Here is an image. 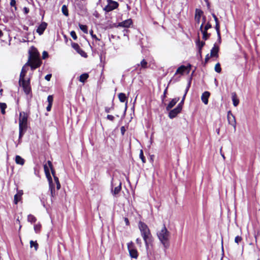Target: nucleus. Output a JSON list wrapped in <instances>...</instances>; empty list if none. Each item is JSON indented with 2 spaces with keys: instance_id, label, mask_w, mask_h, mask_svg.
Returning a JSON list of instances; mask_svg holds the SVG:
<instances>
[{
  "instance_id": "obj_1",
  "label": "nucleus",
  "mask_w": 260,
  "mask_h": 260,
  "mask_svg": "<svg viewBox=\"0 0 260 260\" xmlns=\"http://www.w3.org/2000/svg\"><path fill=\"white\" fill-rule=\"evenodd\" d=\"M138 226L141 235L145 242L146 247L148 249L149 245H151L153 241V237L147 225L141 221H139Z\"/></svg>"
},
{
  "instance_id": "obj_2",
  "label": "nucleus",
  "mask_w": 260,
  "mask_h": 260,
  "mask_svg": "<svg viewBox=\"0 0 260 260\" xmlns=\"http://www.w3.org/2000/svg\"><path fill=\"white\" fill-rule=\"evenodd\" d=\"M157 236L161 243L163 245L165 249H167L170 246V238L171 234L167 230L165 224L161 230L157 233Z\"/></svg>"
},
{
  "instance_id": "obj_3",
  "label": "nucleus",
  "mask_w": 260,
  "mask_h": 260,
  "mask_svg": "<svg viewBox=\"0 0 260 260\" xmlns=\"http://www.w3.org/2000/svg\"><path fill=\"white\" fill-rule=\"evenodd\" d=\"M132 24V21L130 19L118 23L117 25L115 23V28H116L115 31L121 36H126L128 32L127 28Z\"/></svg>"
},
{
  "instance_id": "obj_4",
  "label": "nucleus",
  "mask_w": 260,
  "mask_h": 260,
  "mask_svg": "<svg viewBox=\"0 0 260 260\" xmlns=\"http://www.w3.org/2000/svg\"><path fill=\"white\" fill-rule=\"evenodd\" d=\"M42 63L40 58L37 55L32 54L30 53L29 59L25 63V66H30L31 69L34 70L36 68L39 67Z\"/></svg>"
},
{
  "instance_id": "obj_5",
  "label": "nucleus",
  "mask_w": 260,
  "mask_h": 260,
  "mask_svg": "<svg viewBox=\"0 0 260 260\" xmlns=\"http://www.w3.org/2000/svg\"><path fill=\"white\" fill-rule=\"evenodd\" d=\"M191 69V65L190 64H188L187 66H185L184 65L181 66L180 67H179L173 78L172 80H174L175 81H178L179 80L180 76L178 77L175 78V77L177 76V74H180L181 75H182L185 72H187V74H188L190 72Z\"/></svg>"
},
{
  "instance_id": "obj_6",
  "label": "nucleus",
  "mask_w": 260,
  "mask_h": 260,
  "mask_svg": "<svg viewBox=\"0 0 260 260\" xmlns=\"http://www.w3.org/2000/svg\"><path fill=\"white\" fill-rule=\"evenodd\" d=\"M28 115L24 112H21L19 113V127L27 129V119Z\"/></svg>"
},
{
  "instance_id": "obj_7",
  "label": "nucleus",
  "mask_w": 260,
  "mask_h": 260,
  "mask_svg": "<svg viewBox=\"0 0 260 260\" xmlns=\"http://www.w3.org/2000/svg\"><path fill=\"white\" fill-rule=\"evenodd\" d=\"M127 248L131 257L137 259L138 257V252L133 242L131 241L127 244Z\"/></svg>"
},
{
  "instance_id": "obj_8",
  "label": "nucleus",
  "mask_w": 260,
  "mask_h": 260,
  "mask_svg": "<svg viewBox=\"0 0 260 260\" xmlns=\"http://www.w3.org/2000/svg\"><path fill=\"white\" fill-rule=\"evenodd\" d=\"M19 84L20 86H22L24 92L25 94H28L31 92V89L30 85V80L28 79L27 81L23 80L22 81H19Z\"/></svg>"
},
{
  "instance_id": "obj_9",
  "label": "nucleus",
  "mask_w": 260,
  "mask_h": 260,
  "mask_svg": "<svg viewBox=\"0 0 260 260\" xmlns=\"http://www.w3.org/2000/svg\"><path fill=\"white\" fill-rule=\"evenodd\" d=\"M182 108L180 106H178L173 110H170L169 113V117L171 119H173L176 117L177 115L180 113L182 111Z\"/></svg>"
},
{
  "instance_id": "obj_10",
  "label": "nucleus",
  "mask_w": 260,
  "mask_h": 260,
  "mask_svg": "<svg viewBox=\"0 0 260 260\" xmlns=\"http://www.w3.org/2000/svg\"><path fill=\"white\" fill-rule=\"evenodd\" d=\"M227 118L229 124L234 126L235 129L236 126V121L234 115L232 114L231 111H229L227 114Z\"/></svg>"
},
{
  "instance_id": "obj_11",
  "label": "nucleus",
  "mask_w": 260,
  "mask_h": 260,
  "mask_svg": "<svg viewBox=\"0 0 260 260\" xmlns=\"http://www.w3.org/2000/svg\"><path fill=\"white\" fill-rule=\"evenodd\" d=\"M107 5L104 8V10L106 12V18H108L109 15V13L114 10V1L112 0H107Z\"/></svg>"
},
{
  "instance_id": "obj_12",
  "label": "nucleus",
  "mask_w": 260,
  "mask_h": 260,
  "mask_svg": "<svg viewBox=\"0 0 260 260\" xmlns=\"http://www.w3.org/2000/svg\"><path fill=\"white\" fill-rule=\"evenodd\" d=\"M133 68L134 69L133 71L138 70V69L140 70L141 69H146L148 68V63L145 59H143L140 63L137 64Z\"/></svg>"
},
{
  "instance_id": "obj_13",
  "label": "nucleus",
  "mask_w": 260,
  "mask_h": 260,
  "mask_svg": "<svg viewBox=\"0 0 260 260\" xmlns=\"http://www.w3.org/2000/svg\"><path fill=\"white\" fill-rule=\"evenodd\" d=\"M219 50V46L215 44L211 50L210 57H218Z\"/></svg>"
},
{
  "instance_id": "obj_14",
  "label": "nucleus",
  "mask_w": 260,
  "mask_h": 260,
  "mask_svg": "<svg viewBox=\"0 0 260 260\" xmlns=\"http://www.w3.org/2000/svg\"><path fill=\"white\" fill-rule=\"evenodd\" d=\"M44 169L46 176L48 180L49 184H53L52 179L50 173L49 167L47 166V164L44 165Z\"/></svg>"
},
{
  "instance_id": "obj_15",
  "label": "nucleus",
  "mask_w": 260,
  "mask_h": 260,
  "mask_svg": "<svg viewBox=\"0 0 260 260\" xmlns=\"http://www.w3.org/2000/svg\"><path fill=\"white\" fill-rule=\"evenodd\" d=\"M203 14V11L199 9H196L195 11L194 19L197 23L199 24L201 16Z\"/></svg>"
},
{
  "instance_id": "obj_16",
  "label": "nucleus",
  "mask_w": 260,
  "mask_h": 260,
  "mask_svg": "<svg viewBox=\"0 0 260 260\" xmlns=\"http://www.w3.org/2000/svg\"><path fill=\"white\" fill-rule=\"evenodd\" d=\"M47 26V23L45 22H42L38 26L37 29V32L39 34V35H42L44 30L46 29Z\"/></svg>"
},
{
  "instance_id": "obj_17",
  "label": "nucleus",
  "mask_w": 260,
  "mask_h": 260,
  "mask_svg": "<svg viewBox=\"0 0 260 260\" xmlns=\"http://www.w3.org/2000/svg\"><path fill=\"white\" fill-rule=\"evenodd\" d=\"M191 78L190 79L189 81H188V83L187 84V85L186 86V88L185 89V93L184 95L182 97V99L181 101L180 102V103L178 105V106H180V107L182 108L183 105L184 104V101L186 97V95L191 85Z\"/></svg>"
},
{
  "instance_id": "obj_18",
  "label": "nucleus",
  "mask_w": 260,
  "mask_h": 260,
  "mask_svg": "<svg viewBox=\"0 0 260 260\" xmlns=\"http://www.w3.org/2000/svg\"><path fill=\"white\" fill-rule=\"evenodd\" d=\"M179 100L180 98L179 97L173 99L166 107V110L167 111H170L176 104Z\"/></svg>"
},
{
  "instance_id": "obj_19",
  "label": "nucleus",
  "mask_w": 260,
  "mask_h": 260,
  "mask_svg": "<svg viewBox=\"0 0 260 260\" xmlns=\"http://www.w3.org/2000/svg\"><path fill=\"white\" fill-rule=\"evenodd\" d=\"M210 95V93L209 91H205L203 93L201 96V100L202 102L207 105L208 103V99Z\"/></svg>"
},
{
  "instance_id": "obj_20",
  "label": "nucleus",
  "mask_w": 260,
  "mask_h": 260,
  "mask_svg": "<svg viewBox=\"0 0 260 260\" xmlns=\"http://www.w3.org/2000/svg\"><path fill=\"white\" fill-rule=\"evenodd\" d=\"M215 23H216L215 28L216 30L217 34L218 36V40L219 43H220L221 42V36H220V33L219 22L218 19L215 20Z\"/></svg>"
},
{
  "instance_id": "obj_21",
  "label": "nucleus",
  "mask_w": 260,
  "mask_h": 260,
  "mask_svg": "<svg viewBox=\"0 0 260 260\" xmlns=\"http://www.w3.org/2000/svg\"><path fill=\"white\" fill-rule=\"evenodd\" d=\"M17 193L14 196V202L15 204H17L18 202L20 201L21 196L23 194V191L22 190H18Z\"/></svg>"
},
{
  "instance_id": "obj_22",
  "label": "nucleus",
  "mask_w": 260,
  "mask_h": 260,
  "mask_svg": "<svg viewBox=\"0 0 260 260\" xmlns=\"http://www.w3.org/2000/svg\"><path fill=\"white\" fill-rule=\"evenodd\" d=\"M200 30L203 34V39L204 40H207L210 38L211 34L210 33H208L207 30H203L202 26H200Z\"/></svg>"
},
{
  "instance_id": "obj_23",
  "label": "nucleus",
  "mask_w": 260,
  "mask_h": 260,
  "mask_svg": "<svg viewBox=\"0 0 260 260\" xmlns=\"http://www.w3.org/2000/svg\"><path fill=\"white\" fill-rule=\"evenodd\" d=\"M27 66H25V64L22 67V69L21 70V72L20 73V77H19V81H20V82L22 81L23 80H25L24 79V77L25 76V73L27 72V69L26 68V67Z\"/></svg>"
},
{
  "instance_id": "obj_24",
  "label": "nucleus",
  "mask_w": 260,
  "mask_h": 260,
  "mask_svg": "<svg viewBox=\"0 0 260 260\" xmlns=\"http://www.w3.org/2000/svg\"><path fill=\"white\" fill-rule=\"evenodd\" d=\"M232 101H233V105L235 107H237L239 103V100L237 98V94H236V93L235 92L232 93Z\"/></svg>"
},
{
  "instance_id": "obj_25",
  "label": "nucleus",
  "mask_w": 260,
  "mask_h": 260,
  "mask_svg": "<svg viewBox=\"0 0 260 260\" xmlns=\"http://www.w3.org/2000/svg\"><path fill=\"white\" fill-rule=\"evenodd\" d=\"M15 162L18 165H23L25 162L24 159L19 155L15 156Z\"/></svg>"
},
{
  "instance_id": "obj_26",
  "label": "nucleus",
  "mask_w": 260,
  "mask_h": 260,
  "mask_svg": "<svg viewBox=\"0 0 260 260\" xmlns=\"http://www.w3.org/2000/svg\"><path fill=\"white\" fill-rule=\"evenodd\" d=\"M118 99L121 102L124 103L125 102H127V97L125 93H120L118 94Z\"/></svg>"
},
{
  "instance_id": "obj_27",
  "label": "nucleus",
  "mask_w": 260,
  "mask_h": 260,
  "mask_svg": "<svg viewBox=\"0 0 260 260\" xmlns=\"http://www.w3.org/2000/svg\"><path fill=\"white\" fill-rule=\"evenodd\" d=\"M49 189L50 190L52 198H54L56 196V192L53 184H49Z\"/></svg>"
},
{
  "instance_id": "obj_28",
  "label": "nucleus",
  "mask_w": 260,
  "mask_h": 260,
  "mask_svg": "<svg viewBox=\"0 0 260 260\" xmlns=\"http://www.w3.org/2000/svg\"><path fill=\"white\" fill-rule=\"evenodd\" d=\"M88 75L87 73H84L80 76L79 81L81 82L84 83L85 80L88 78Z\"/></svg>"
},
{
  "instance_id": "obj_29",
  "label": "nucleus",
  "mask_w": 260,
  "mask_h": 260,
  "mask_svg": "<svg viewBox=\"0 0 260 260\" xmlns=\"http://www.w3.org/2000/svg\"><path fill=\"white\" fill-rule=\"evenodd\" d=\"M7 105L5 103H0V109L2 114L6 113L5 109L7 108Z\"/></svg>"
},
{
  "instance_id": "obj_30",
  "label": "nucleus",
  "mask_w": 260,
  "mask_h": 260,
  "mask_svg": "<svg viewBox=\"0 0 260 260\" xmlns=\"http://www.w3.org/2000/svg\"><path fill=\"white\" fill-rule=\"evenodd\" d=\"M61 11L63 14L66 16H69L68 9L66 5H64L62 6Z\"/></svg>"
},
{
  "instance_id": "obj_31",
  "label": "nucleus",
  "mask_w": 260,
  "mask_h": 260,
  "mask_svg": "<svg viewBox=\"0 0 260 260\" xmlns=\"http://www.w3.org/2000/svg\"><path fill=\"white\" fill-rule=\"evenodd\" d=\"M196 43H197V45L198 47L199 50H202V48L205 45V42H203V41L201 42L199 39L197 41Z\"/></svg>"
},
{
  "instance_id": "obj_32",
  "label": "nucleus",
  "mask_w": 260,
  "mask_h": 260,
  "mask_svg": "<svg viewBox=\"0 0 260 260\" xmlns=\"http://www.w3.org/2000/svg\"><path fill=\"white\" fill-rule=\"evenodd\" d=\"M27 220L31 223H34L36 221V218L32 215L29 214L27 216Z\"/></svg>"
},
{
  "instance_id": "obj_33",
  "label": "nucleus",
  "mask_w": 260,
  "mask_h": 260,
  "mask_svg": "<svg viewBox=\"0 0 260 260\" xmlns=\"http://www.w3.org/2000/svg\"><path fill=\"white\" fill-rule=\"evenodd\" d=\"M79 26L80 28L81 29V30H82L83 32H84L85 34H86L88 33L87 27L86 25H83L81 24H79Z\"/></svg>"
},
{
  "instance_id": "obj_34",
  "label": "nucleus",
  "mask_w": 260,
  "mask_h": 260,
  "mask_svg": "<svg viewBox=\"0 0 260 260\" xmlns=\"http://www.w3.org/2000/svg\"><path fill=\"white\" fill-rule=\"evenodd\" d=\"M30 247H34L35 248V249L36 251L37 250L38 248V246H39V245L37 243V242H34L33 241H30Z\"/></svg>"
},
{
  "instance_id": "obj_35",
  "label": "nucleus",
  "mask_w": 260,
  "mask_h": 260,
  "mask_svg": "<svg viewBox=\"0 0 260 260\" xmlns=\"http://www.w3.org/2000/svg\"><path fill=\"white\" fill-rule=\"evenodd\" d=\"M47 164H48L49 167L51 169V173H52L53 176L54 177V175H55V170L53 168V166H52V162L50 160H48L47 161Z\"/></svg>"
},
{
  "instance_id": "obj_36",
  "label": "nucleus",
  "mask_w": 260,
  "mask_h": 260,
  "mask_svg": "<svg viewBox=\"0 0 260 260\" xmlns=\"http://www.w3.org/2000/svg\"><path fill=\"white\" fill-rule=\"evenodd\" d=\"M214 69L217 73H219L221 72V68L220 67V64L219 62L215 64Z\"/></svg>"
},
{
  "instance_id": "obj_37",
  "label": "nucleus",
  "mask_w": 260,
  "mask_h": 260,
  "mask_svg": "<svg viewBox=\"0 0 260 260\" xmlns=\"http://www.w3.org/2000/svg\"><path fill=\"white\" fill-rule=\"evenodd\" d=\"M26 129L22 127H19V137L21 138L23 135L24 132L26 131Z\"/></svg>"
},
{
  "instance_id": "obj_38",
  "label": "nucleus",
  "mask_w": 260,
  "mask_h": 260,
  "mask_svg": "<svg viewBox=\"0 0 260 260\" xmlns=\"http://www.w3.org/2000/svg\"><path fill=\"white\" fill-rule=\"evenodd\" d=\"M72 47L77 51H79V50L81 49L79 45L76 43H72Z\"/></svg>"
},
{
  "instance_id": "obj_39",
  "label": "nucleus",
  "mask_w": 260,
  "mask_h": 260,
  "mask_svg": "<svg viewBox=\"0 0 260 260\" xmlns=\"http://www.w3.org/2000/svg\"><path fill=\"white\" fill-rule=\"evenodd\" d=\"M41 225L40 224H37L34 225V230L36 233H38L40 231Z\"/></svg>"
},
{
  "instance_id": "obj_40",
  "label": "nucleus",
  "mask_w": 260,
  "mask_h": 260,
  "mask_svg": "<svg viewBox=\"0 0 260 260\" xmlns=\"http://www.w3.org/2000/svg\"><path fill=\"white\" fill-rule=\"evenodd\" d=\"M140 158L141 159L143 163H145L146 162V159H145V156H144V154H143V150H140Z\"/></svg>"
},
{
  "instance_id": "obj_41",
  "label": "nucleus",
  "mask_w": 260,
  "mask_h": 260,
  "mask_svg": "<svg viewBox=\"0 0 260 260\" xmlns=\"http://www.w3.org/2000/svg\"><path fill=\"white\" fill-rule=\"evenodd\" d=\"M212 27V25L209 22H208L205 27H203V30H208L209 28H211Z\"/></svg>"
},
{
  "instance_id": "obj_42",
  "label": "nucleus",
  "mask_w": 260,
  "mask_h": 260,
  "mask_svg": "<svg viewBox=\"0 0 260 260\" xmlns=\"http://www.w3.org/2000/svg\"><path fill=\"white\" fill-rule=\"evenodd\" d=\"M47 102L49 104H52L53 102V96L52 95H49L47 98Z\"/></svg>"
},
{
  "instance_id": "obj_43",
  "label": "nucleus",
  "mask_w": 260,
  "mask_h": 260,
  "mask_svg": "<svg viewBox=\"0 0 260 260\" xmlns=\"http://www.w3.org/2000/svg\"><path fill=\"white\" fill-rule=\"evenodd\" d=\"M77 52L83 57H86L87 56L86 53L81 48Z\"/></svg>"
},
{
  "instance_id": "obj_44",
  "label": "nucleus",
  "mask_w": 260,
  "mask_h": 260,
  "mask_svg": "<svg viewBox=\"0 0 260 260\" xmlns=\"http://www.w3.org/2000/svg\"><path fill=\"white\" fill-rule=\"evenodd\" d=\"M242 240V238L241 237L239 236H237L235 238V243L239 244V242H240Z\"/></svg>"
},
{
  "instance_id": "obj_45",
  "label": "nucleus",
  "mask_w": 260,
  "mask_h": 260,
  "mask_svg": "<svg viewBox=\"0 0 260 260\" xmlns=\"http://www.w3.org/2000/svg\"><path fill=\"white\" fill-rule=\"evenodd\" d=\"M70 35L74 40H77V36L76 34L75 31H73V30L70 33Z\"/></svg>"
},
{
  "instance_id": "obj_46",
  "label": "nucleus",
  "mask_w": 260,
  "mask_h": 260,
  "mask_svg": "<svg viewBox=\"0 0 260 260\" xmlns=\"http://www.w3.org/2000/svg\"><path fill=\"white\" fill-rule=\"evenodd\" d=\"M121 183H120L118 186L115 187V194L118 193V192L121 190Z\"/></svg>"
},
{
  "instance_id": "obj_47",
  "label": "nucleus",
  "mask_w": 260,
  "mask_h": 260,
  "mask_svg": "<svg viewBox=\"0 0 260 260\" xmlns=\"http://www.w3.org/2000/svg\"><path fill=\"white\" fill-rule=\"evenodd\" d=\"M48 57V53L47 51H44L42 54L43 59H45Z\"/></svg>"
},
{
  "instance_id": "obj_48",
  "label": "nucleus",
  "mask_w": 260,
  "mask_h": 260,
  "mask_svg": "<svg viewBox=\"0 0 260 260\" xmlns=\"http://www.w3.org/2000/svg\"><path fill=\"white\" fill-rule=\"evenodd\" d=\"M167 90H168V87H167L165 90H164V94L163 95L161 96V99H162V101H164V99H165V98L166 97V94L167 93Z\"/></svg>"
},
{
  "instance_id": "obj_49",
  "label": "nucleus",
  "mask_w": 260,
  "mask_h": 260,
  "mask_svg": "<svg viewBox=\"0 0 260 260\" xmlns=\"http://www.w3.org/2000/svg\"><path fill=\"white\" fill-rule=\"evenodd\" d=\"M10 5L11 7H14L15 9L16 10L17 8L16 7V1L15 0H11L10 2Z\"/></svg>"
},
{
  "instance_id": "obj_50",
  "label": "nucleus",
  "mask_w": 260,
  "mask_h": 260,
  "mask_svg": "<svg viewBox=\"0 0 260 260\" xmlns=\"http://www.w3.org/2000/svg\"><path fill=\"white\" fill-rule=\"evenodd\" d=\"M89 32H90V34L91 35V37H92V38L93 39H96V40H99V39H98V38H97V37H96V35H94V34H93V30H90V31H89Z\"/></svg>"
},
{
  "instance_id": "obj_51",
  "label": "nucleus",
  "mask_w": 260,
  "mask_h": 260,
  "mask_svg": "<svg viewBox=\"0 0 260 260\" xmlns=\"http://www.w3.org/2000/svg\"><path fill=\"white\" fill-rule=\"evenodd\" d=\"M206 16H203V19H202V24L201 25V26H202V27H203L204 25L205 24V23H206Z\"/></svg>"
},
{
  "instance_id": "obj_52",
  "label": "nucleus",
  "mask_w": 260,
  "mask_h": 260,
  "mask_svg": "<svg viewBox=\"0 0 260 260\" xmlns=\"http://www.w3.org/2000/svg\"><path fill=\"white\" fill-rule=\"evenodd\" d=\"M136 243L140 246L141 247V245H142V242H141V240L140 238H137L136 239Z\"/></svg>"
},
{
  "instance_id": "obj_53",
  "label": "nucleus",
  "mask_w": 260,
  "mask_h": 260,
  "mask_svg": "<svg viewBox=\"0 0 260 260\" xmlns=\"http://www.w3.org/2000/svg\"><path fill=\"white\" fill-rule=\"evenodd\" d=\"M51 74H48L45 77V79L47 80V81H50V79L51 78Z\"/></svg>"
},
{
  "instance_id": "obj_54",
  "label": "nucleus",
  "mask_w": 260,
  "mask_h": 260,
  "mask_svg": "<svg viewBox=\"0 0 260 260\" xmlns=\"http://www.w3.org/2000/svg\"><path fill=\"white\" fill-rule=\"evenodd\" d=\"M211 57H210V55H209V54H208L206 56V57H205V63H206L208 62V60H209L210 58H211Z\"/></svg>"
},
{
  "instance_id": "obj_55",
  "label": "nucleus",
  "mask_w": 260,
  "mask_h": 260,
  "mask_svg": "<svg viewBox=\"0 0 260 260\" xmlns=\"http://www.w3.org/2000/svg\"><path fill=\"white\" fill-rule=\"evenodd\" d=\"M120 131H121V133L122 135H123L125 132V127L124 126L121 127Z\"/></svg>"
},
{
  "instance_id": "obj_56",
  "label": "nucleus",
  "mask_w": 260,
  "mask_h": 260,
  "mask_svg": "<svg viewBox=\"0 0 260 260\" xmlns=\"http://www.w3.org/2000/svg\"><path fill=\"white\" fill-rule=\"evenodd\" d=\"M52 104H48L47 107H46V110L47 111H50L51 109V107H52Z\"/></svg>"
},
{
  "instance_id": "obj_57",
  "label": "nucleus",
  "mask_w": 260,
  "mask_h": 260,
  "mask_svg": "<svg viewBox=\"0 0 260 260\" xmlns=\"http://www.w3.org/2000/svg\"><path fill=\"white\" fill-rule=\"evenodd\" d=\"M53 178L56 183L59 182L58 178L56 175H54Z\"/></svg>"
},
{
  "instance_id": "obj_58",
  "label": "nucleus",
  "mask_w": 260,
  "mask_h": 260,
  "mask_svg": "<svg viewBox=\"0 0 260 260\" xmlns=\"http://www.w3.org/2000/svg\"><path fill=\"white\" fill-rule=\"evenodd\" d=\"M107 118L109 119L110 120L112 121L113 120L114 117L112 115H107Z\"/></svg>"
},
{
  "instance_id": "obj_59",
  "label": "nucleus",
  "mask_w": 260,
  "mask_h": 260,
  "mask_svg": "<svg viewBox=\"0 0 260 260\" xmlns=\"http://www.w3.org/2000/svg\"><path fill=\"white\" fill-rule=\"evenodd\" d=\"M124 221L126 224V225H129V220L127 218H124Z\"/></svg>"
},
{
  "instance_id": "obj_60",
  "label": "nucleus",
  "mask_w": 260,
  "mask_h": 260,
  "mask_svg": "<svg viewBox=\"0 0 260 260\" xmlns=\"http://www.w3.org/2000/svg\"><path fill=\"white\" fill-rule=\"evenodd\" d=\"M56 188H57V189L58 190L60 188V183L58 182V183H56Z\"/></svg>"
},
{
  "instance_id": "obj_61",
  "label": "nucleus",
  "mask_w": 260,
  "mask_h": 260,
  "mask_svg": "<svg viewBox=\"0 0 260 260\" xmlns=\"http://www.w3.org/2000/svg\"><path fill=\"white\" fill-rule=\"evenodd\" d=\"M212 15L214 20H215L218 19V18L217 17V16L215 15V14L214 13H212Z\"/></svg>"
},
{
  "instance_id": "obj_62",
  "label": "nucleus",
  "mask_w": 260,
  "mask_h": 260,
  "mask_svg": "<svg viewBox=\"0 0 260 260\" xmlns=\"http://www.w3.org/2000/svg\"><path fill=\"white\" fill-rule=\"evenodd\" d=\"M119 6V4L117 2H115V9H117Z\"/></svg>"
},
{
  "instance_id": "obj_63",
  "label": "nucleus",
  "mask_w": 260,
  "mask_h": 260,
  "mask_svg": "<svg viewBox=\"0 0 260 260\" xmlns=\"http://www.w3.org/2000/svg\"><path fill=\"white\" fill-rule=\"evenodd\" d=\"M220 153H221V155H222V157L224 159H225V156H224V154H223L222 153V147L220 149Z\"/></svg>"
},
{
  "instance_id": "obj_64",
  "label": "nucleus",
  "mask_w": 260,
  "mask_h": 260,
  "mask_svg": "<svg viewBox=\"0 0 260 260\" xmlns=\"http://www.w3.org/2000/svg\"><path fill=\"white\" fill-rule=\"evenodd\" d=\"M110 108H107L106 107L105 108V111L107 112V113H109L110 112Z\"/></svg>"
}]
</instances>
